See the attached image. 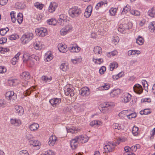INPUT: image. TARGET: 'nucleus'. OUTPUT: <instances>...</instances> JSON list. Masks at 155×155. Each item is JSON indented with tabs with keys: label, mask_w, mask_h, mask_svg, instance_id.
<instances>
[{
	"label": "nucleus",
	"mask_w": 155,
	"mask_h": 155,
	"mask_svg": "<svg viewBox=\"0 0 155 155\" xmlns=\"http://www.w3.org/2000/svg\"><path fill=\"white\" fill-rule=\"evenodd\" d=\"M150 113V112L149 111L148 109H145L143 110H141L140 112V114L141 115H142L143 114L147 115L149 114Z\"/></svg>",
	"instance_id": "50"
},
{
	"label": "nucleus",
	"mask_w": 155,
	"mask_h": 155,
	"mask_svg": "<svg viewBox=\"0 0 155 155\" xmlns=\"http://www.w3.org/2000/svg\"><path fill=\"white\" fill-rule=\"evenodd\" d=\"M134 92L138 94H141L143 91V89L142 86L139 84H136L133 87Z\"/></svg>",
	"instance_id": "8"
},
{
	"label": "nucleus",
	"mask_w": 155,
	"mask_h": 155,
	"mask_svg": "<svg viewBox=\"0 0 155 155\" xmlns=\"http://www.w3.org/2000/svg\"><path fill=\"white\" fill-rule=\"evenodd\" d=\"M31 91H33V90H31V88H29L24 91V93L25 94L26 96H28L31 94Z\"/></svg>",
	"instance_id": "59"
},
{
	"label": "nucleus",
	"mask_w": 155,
	"mask_h": 155,
	"mask_svg": "<svg viewBox=\"0 0 155 155\" xmlns=\"http://www.w3.org/2000/svg\"><path fill=\"white\" fill-rule=\"evenodd\" d=\"M29 143L30 145H32L34 147H38V148H39V146L41 145L38 140L34 139L30 140Z\"/></svg>",
	"instance_id": "25"
},
{
	"label": "nucleus",
	"mask_w": 155,
	"mask_h": 155,
	"mask_svg": "<svg viewBox=\"0 0 155 155\" xmlns=\"http://www.w3.org/2000/svg\"><path fill=\"white\" fill-rule=\"evenodd\" d=\"M131 95L128 93H124L121 98V101L125 103L129 102L131 99Z\"/></svg>",
	"instance_id": "5"
},
{
	"label": "nucleus",
	"mask_w": 155,
	"mask_h": 155,
	"mask_svg": "<svg viewBox=\"0 0 155 155\" xmlns=\"http://www.w3.org/2000/svg\"><path fill=\"white\" fill-rule=\"evenodd\" d=\"M135 50H131L128 51V54L129 56H130L133 55H135L136 54Z\"/></svg>",
	"instance_id": "61"
},
{
	"label": "nucleus",
	"mask_w": 155,
	"mask_h": 155,
	"mask_svg": "<svg viewBox=\"0 0 155 155\" xmlns=\"http://www.w3.org/2000/svg\"><path fill=\"white\" fill-rule=\"evenodd\" d=\"M57 138L54 135H52L49 138L48 144L50 146H53L55 143Z\"/></svg>",
	"instance_id": "19"
},
{
	"label": "nucleus",
	"mask_w": 155,
	"mask_h": 155,
	"mask_svg": "<svg viewBox=\"0 0 155 155\" xmlns=\"http://www.w3.org/2000/svg\"><path fill=\"white\" fill-rule=\"evenodd\" d=\"M10 121L11 124L15 126H18L21 124V122L20 120H16L15 119H11Z\"/></svg>",
	"instance_id": "30"
},
{
	"label": "nucleus",
	"mask_w": 155,
	"mask_h": 155,
	"mask_svg": "<svg viewBox=\"0 0 155 155\" xmlns=\"http://www.w3.org/2000/svg\"><path fill=\"white\" fill-rule=\"evenodd\" d=\"M47 23L49 25H55L56 23V20L54 18H51L47 20Z\"/></svg>",
	"instance_id": "40"
},
{
	"label": "nucleus",
	"mask_w": 155,
	"mask_h": 155,
	"mask_svg": "<svg viewBox=\"0 0 155 155\" xmlns=\"http://www.w3.org/2000/svg\"><path fill=\"white\" fill-rule=\"evenodd\" d=\"M117 52L116 50H115L112 51L111 52H109L107 53V55L108 57H110L111 56V55H112L113 56H114L117 55Z\"/></svg>",
	"instance_id": "51"
},
{
	"label": "nucleus",
	"mask_w": 155,
	"mask_h": 155,
	"mask_svg": "<svg viewBox=\"0 0 155 155\" xmlns=\"http://www.w3.org/2000/svg\"><path fill=\"white\" fill-rule=\"evenodd\" d=\"M144 40L142 36H138L136 40V42L139 45H142L144 43Z\"/></svg>",
	"instance_id": "26"
},
{
	"label": "nucleus",
	"mask_w": 155,
	"mask_h": 155,
	"mask_svg": "<svg viewBox=\"0 0 155 155\" xmlns=\"http://www.w3.org/2000/svg\"><path fill=\"white\" fill-rule=\"evenodd\" d=\"M15 109L17 111V113L19 115H21L23 114L24 112V110L21 106L18 105H16L15 106Z\"/></svg>",
	"instance_id": "23"
},
{
	"label": "nucleus",
	"mask_w": 155,
	"mask_h": 155,
	"mask_svg": "<svg viewBox=\"0 0 155 155\" xmlns=\"http://www.w3.org/2000/svg\"><path fill=\"white\" fill-rule=\"evenodd\" d=\"M77 137L79 142L82 143L87 142L89 140V137L86 135H79Z\"/></svg>",
	"instance_id": "9"
},
{
	"label": "nucleus",
	"mask_w": 155,
	"mask_h": 155,
	"mask_svg": "<svg viewBox=\"0 0 155 155\" xmlns=\"http://www.w3.org/2000/svg\"><path fill=\"white\" fill-rule=\"evenodd\" d=\"M80 94L83 96H86L90 94L89 88L87 87H84L80 90Z\"/></svg>",
	"instance_id": "13"
},
{
	"label": "nucleus",
	"mask_w": 155,
	"mask_h": 155,
	"mask_svg": "<svg viewBox=\"0 0 155 155\" xmlns=\"http://www.w3.org/2000/svg\"><path fill=\"white\" fill-rule=\"evenodd\" d=\"M58 47L59 51L61 52L65 53L67 51V46L62 43L58 45Z\"/></svg>",
	"instance_id": "20"
},
{
	"label": "nucleus",
	"mask_w": 155,
	"mask_h": 155,
	"mask_svg": "<svg viewBox=\"0 0 155 155\" xmlns=\"http://www.w3.org/2000/svg\"><path fill=\"white\" fill-rule=\"evenodd\" d=\"M116 9L115 8H111L109 10V12L111 16H114L115 15L116 12Z\"/></svg>",
	"instance_id": "56"
},
{
	"label": "nucleus",
	"mask_w": 155,
	"mask_h": 155,
	"mask_svg": "<svg viewBox=\"0 0 155 155\" xmlns=\"http://www.w3.org/2000/svg\"><path fill=\"white\" fill-rule=\"evenodd\" d=\"M92 9V7L91 5H89L87 7L84 13V16L86 18H88L91 15Z\"/></svg>",
	"instance_id": "16"
},
{
	"label": "nucleus",
	"mask_w": 155,
	"mask_h": 155,
	"mask_svg": "<svg viewBox=\"0 0 155 155\" xmlns=\"http://www.w3.org/2000/svg\"><path fill=\"white\" fill-rule=\"evenodd\" d=\"M33 38V34L32 33H27L23 35L21 38V40L23 44L28 43Z\"/></svg>",
	"instance_id": "2"
},
{
	"label": "nucleus",
	"mask_w": 155,
	"mask_h": 155,
	"mask_svg": "<svg viewBox=\"0 0 155 155\" xmlns=\"http://www.w3.org/2000/svg\"><path fill=\"white\" fill-rule=\"evenodd\" d=\"M124 24L125 29L126 30L131 28L132 26V24L131 22H129L127 24L124 23Z\"/></svg>",
	"instance_id": "46"
},
{
	"label": "nucleus",
	"mask_w": 155,
	"mask_h": 155,
	"mask_svg": "<svg viewBox=\"0 0 155 155\" xmlns=\"http://www.w3.org/2000/svg\"><path fill=\"white\" fill-rule=\"evenodd\" d=\"M101 124L102 122L101 121L98 120H94L90 123V125L91 127H93L94 125L99 126Z\"/></svg>",
	"instance_id": "29"
},
{
	"label": "nucleus",
	"mask_w": 155,
	"mask_h": 155,
	"mask_svg": "<svg viewBox=\"0 0 155 155\" xmlns=\"http://www.w3.org/2000/svg\"><path fill=\"white\" fill-rule=\"evenodd\" d=\"M118 31L122 33H125V31H126L125 29V27H124V24H120L119 25V27L118 28Z\"/></svg>",
	"instance_id": "35"
},
{
	"label": "nucleus",
	"mask_w": 155,
	"mask_h": 155,
	"mask_svg": "<svg viewBox=\"0 0 155 155\" xmlns=\"http://www.w3.org/2000/svg\"><path fill=\"white\" fill-rule=\"evenodd\" d=\"M10 15L12 21L13 23L15 22L16 20V19L15 18V16H16L15 12L13 11L11 12L10 13Z\"/></svg>",
	"instance_id": "44"
},
{
	"label": "nucleus",
	"mask_w": 155,
	"mask_h": 155,
	"mask_svg": "<svg viewBox=\"0 0 155 155\" xmlns=\"http://www.w3.org/2000/svg\"><path fill=\"white\" fill-rule=\"evenodd\" d=\"M72 28L70 25H66L64 28H62L60 30V34L61 35H66L69 31H70Z\"/></svg>",
	"instance_id": "7"
},
{
	"label": "nucleus",
	"mask_w": 155,
	"mask_h": 155,
	"mask_svg": "<svg viewBox=\"0 0 155 155\" xmlns=\"http://www.w3.org/2000/svg\"><path fill=\"white\" fill-rule=\"evenodd\" d=\"M17 37H18V36L16 35H11L9 37V39L11 40H13L16 39Z\"/></svg>",
	"instance_id": "60"
},
{
	"label": "nucleus",
	"mask_w": 155,
	"mask_h": 155,
	"mask_svg": "<svg viewBox=\"0 0 155 155\" xmlns=\"http://www.w3.org/2000/svg\"><path fill=\"white\" fill-rule=\"evenodd\" d=\"M106 71V68L104 66H103L101 67L99 70V72L100 74H103L104 72Z\"/></svg>",
	"instance_id": "58"
},
{
	"label": "nucleus",
	"mask_w": 155,
	"mask_h": 155,
	"mask_svg": "<svg viewBox=\"0 0 155 155\" xmlns=\"http://www.w3.org/2000/svg\"><path fill=\"white\" fill-rule=\"evenodd\" d=\"M21 78L25 80H28L30 78V74L28 72L25 71L21 74Z\"/></svg>",
	"instance_id": "21"
},
{
	"label": "nucleus",
	"mask_w": 155,
	"mask_h": 155,
	"mask_svg": "<svg viewBox=\"0 0 155 155\" xmlns=\"http://www.w3.org/2000/svg\"><path fill=\"white\" fill-rule=\"evenodd\" d=\"M23 20V15L21 13H19L18 14L17 16V20L19 24H21Z\"/></svg>",
	"instance_id": "33"
},
{
	"label": "nucleus",
	"mask_w": 155,
	"mask_h": 155,
	"mask_svg": "<svg viewBox=\"0 0 155 155\" xmlns=\"http://www.w3.org/2000/svg\"><path fill=\"white\" fill-rule=\"evenodd\" d=\"M35 32L38 36L42 37L46 36L47 34V29L43 28H41L36 29Z\"/></svg>",
	"instance_id": "4"
},
{
	"label": "nucleus",
	"mask_w": 155,
	"mask_h": 155,
	"mask_svg": "<svg viewBox=\"0 0 155 155\" xmlns=\"http://www.w3.org/2000/svg\"><path fill=\"white\" fill-rule=\"evenodd\" d=\"M66 129L67 132L71 134L77 133L78 132L80 131V129L77 128L76 127H67Z\"/></svg>",
	"instance_id": "18"
},
{
	"label": "nucleus",
	"mask_w": 155,
	"mask_h": 155,
	"mask_svg": "<svg viewBox=\"0 0 155 155\" xmlns=\"http://www.w3.org/2000/svg\"><path fill=\"white\" fill-rule=\"evenodd\" d=\"M113 105V103L111 102H107L104 103L102 105L103 108H104V110H107L106 113L108 112V110H110L112 107Z\"/></svg>",
	"instance_id": "12"
},
{
	"label": "nucleus",
	"mask_w": 155,
	"mask_h": 155,
	"mask_svg": "<svg viewBox=\"0 0 155 155\" xmlns=\"http://www.w3.org/2000/svg\"><path fill=\"white\" fill-rule=\"evenodd\" d=\"M8 83L10 85L15 86L17 84V80L16 79L9 80Z\"/></svg>",
	"instance_id": "36"
},
{
	"label": "nucleus",
	"mask_w": 155,
	"mask_h": 155,
	"mask_svg": "<svg viewBox=\"0 0 155 155\" xmlns=\"http://www.w3.org/2000/svg\"><path fill=\"white\" fill-rule=\"evenodd\" d=\"M94 51L95 54H100L102 53L101 48L99 46H96L94 47Z\"/></svg>",
	"instance_id": "34"
},
{
	"label": "nucleus",
	"mask_w": 155,
	"mask_h": 155,
	"mask_svg": "<svg viewBox=\"0 0 155 155\" xmlns=\"http://www.w3.org/2000/svg\"><path fill=\"white\" fill-rule=\"evenodd\" d=\"M23 58L24 59L23 62L27 64H30L29 66L31 67L34 64V63L32 60L31 59L30 57L28 56L27 54H25L23 55Z\"/></svg>",
	"instance_id": "6"
},
{
	"label": "nucleus",
	"mask_w": 155,
	"mask_h": 155,
	"mask_svg": "<svg viewBox=\"0 0 155 155\" xmlns=\"http://www.w3.org/2000/svg\"><path fill=\"white\" fill-rule=\"evenodd\" d=\"M34 48L36 50H38L41 49V47L39 45V44L38 43H35L34 44Z\"/></svg>",
	"instance_id": "63"
},
{
	"label": "nucleus",
	"mask_w": 155,
	"mask_h": 155,
	"mask_svg": "<svg viewBox=\"0 0 155 155\" xmlns=\"http://www.w3.org/2000/svg\"><path fill=\"white\" fill-rule=\"evenodd\" d=\"M5 97L7 100L10 102H13L17 98V95L13 91H8L6 93Z\"/></svg>",
	"instance_id": "3"
},
{
	"label": "nucleus",
	"mask_w": 155,
	"mask_h": 155,
	"mask_svg": "<svg viewBox=\"0 0 155 155\" xmlns=\"http://www.w3.org/2000/svg\"><path fill=\"white\" fill-rule=\"evenodd\" d=\"M105 4H107V2H105L103 1L100 2L96 5L95 6V8L97 10H98L100 7H101Z\"/></svg>",
	"instance_id": "45"
},
{
	"label": "nucleus",
	"mask_w": 155,
	"mask_h": 155,
	"mask_svg": "<svg viewBox=\"0 0 155 155\" xmlns=\"http://www.w3.org/2000/svg\"><path fill=\"white\" fill-rule=\"evenodd\" d=\"M18 155H29V154L26 150H24L20 151Z\"/></svg>",
	"instance_id": "57"
},
{
	"label": "nucleus",
	"mask_w": 155,
	"mask_h": 155,
	"mask_svg": "<svg viewBox=\"0 0 155 155\" xmlns=\"http://www.w3.org/2000/svg\"><path fill=\"white\" fill-rule=\"evenodd\" d=\"M149 31L152 33H155V21H153L149 26Z\"/></svg>",
	"instance_id": "27"
},
{
	"label": "nucleus",
	"mask_w": 155,
	"mask_h": 155,
	"mask_svg": "<svg viewBox=\"0 0 155 155\" xmlns=\"http://www.w3.org/2000/svg\"><path fill=\"white\" fill-rule=\"evenodd\" d=\"M60 68L63 71H65L68 69V66L66 63H62L60 65Z\"/></svg>",
	"instance_id": "32"
},
{
	"label": "nucleus",
	"mask_w": 155,
	"mask_h": 155,
	"mask_svg": "<svg viewBox=\"0 0 155 155\" xmlns=\"http://www.w3.org/2000/svg\"><path fill=\"white\" fill-rule=\"evenodd\" d=\"M93 61H94L95 63L97 64H100L102 63L103 62V60L102 58H100L98 59H96L94 58L93 59Z\"/></svg>",
	"instance_id": "54"
},
{
	"label": "nucleus",
	"mask_w": 155,
	"mask_h": 155,
	"mask_svg": "<svg viewBox=\"0 0 155 155\" xmlns=\"http://www.w3.org/2000/svg\"><path fill=\"white\" fill-rule=\"evenodd\" d=\"M130 10V8L129 5H127L123 9V11L121 12L122 15H124L126 14L128 11Z\"/></svg>",
	"instance_id": "39"
},
{
	"label": "nucleus",
	"mask_w": 155,
	"mask_h": 155,
	"mask_svg": "<svg viewBox=\"0 0 155 155\" xmlns=\"http://www.w3.org/2000/svg\"><path fill=\"white\" fill-rule=\"evenodd\" d=\"M105 152L106 153L112 151L113 150V147H111L110 145L108 143L104 147Z\"/></svg>",
	"instance_id": "22"
},
{
	"label": "nucleus",
	"mask_w": 155,
	"mask_h": 155,
	"mask_svg": "<svg viewBox=\"0 0 155 155\" xmlns=\"http://www.w3.org/2000/svg\"><path fill=\"white\" fill-rule=\"evenodd\" d=\"M65 94L66 95L72 97L74 95V87H72L71 88L69 87L67 89L65 88Z\"/></svg>",
	"instance_id": "14"
},
{
	"label": "nucleus",
	"mask_w": 155,
	"mask_h": 155,
	"mask_svg": "<svg viewBox=\"0 0 155 155\" xmlns=\"http://www.w3.org/2000/svg\"><path fill=\"white\" fill-rule=\"evenodd\" d=\"M7 38L5 37L2 38L0 39V44L5 43L7 41Z\"/></svg>",
	"instance_id": "62"
},
{
	"label": "nucleus",
	"mask_w": 155,
	"mask_h": 155,
	"mask_svg": "<svg viewBox=\"0 0 155 155\" xmlns=\"http://www.w3.org/2000/svg\"><path fill=\"white\" fill-rule=\"evenodd\" d=\"M81 11L78 7L74 6L69 10V16L72 18L78 17L81 13Z\"/></svg>",
	"instance_id": "1"
},
{
	"label": "nucleus",
	"mask_w": 155,
	"mask_h": 155,
	"mask_svg": "<svg viewBox=\"0 0 155 155\" xmlns=\"http://www.w3.org/2000/svg\"><path fill=\"white\" fill-rule=\"evenodd\" d=\"M49 102L53 107H56L61 103V100L59 98H55L50 100Z\"/></svg>",
	"instance_id": "15"
},
{
	"label": "nucleus",
	"mask_w": 155,
	"mask_h": 155,
	"mask_svg": "<svg viewBox=\"0 0 155 155\" xmlns=\"http://www.w3.org/2000/svg\"><path fill=\"white\" fill-rule=\"evenodd\" d=\"M39 127V125L37 123H33L30 125L29 129L31 131H34L37 130Z\"/></svg>",
	"instance_id": "28"
},
{
	"label": "nucleus",
	"mask_w": 155,
	"mask_h": 155,
	"mask_svg": "<svg viewBox=\"0 0 155 155\" xmlns=\"http://www.w3.org/2000/svg\"><path fill=\"white\" fill-rule=\"evenodd\" d=\"M69 49V50L72 52H78L81 49V48L76 45L74 46H72L70 47Z\"/></svg>",
	"instance_id": "24"
},
{
	"label": "nucleus",
	"mask_w": 155,
	"mask_h": 155,
	"mask_svg": "<svg viewBox=\"0 0 155 155\" xmlns=\"http://www.w3.org/2000/svg\"><path fill=\"white\" fill-rule=\"evenodd\" d=\"M118 64L116 62L111 63L110 65V70L113 71L114 68H117L118 67Z\"/></svg>",
	"instance_id": "37"
},
{
	"label": "nucleus",
	"mask_w": 155,
	"mask_h": 155,
	"mask_svg": "<svg viewBox=\"0 0 155 155\" xmlns=\"http://www.w3.org/2000/svg\"><path fill=\"white\" fill-rule=\"evenodd\" d=\"M110 87L109 84L107 83H104L100 87V89H101V90H107Z\"/></svg>",
	"instance_id": "41"
},
{
	"label": "nucleus",
	"mask_w": 155,
	"mask_h": 155,
	"mask_svg": "<svg viewBox=\"0 0 155 155\" xmlns=\"http://www.w3.org/2000/svg\"><path fill=\"white\" fill-rule=\"evenodd\" d=\"M125 141V139L123 138H119L117 140V142L110 141L108 142V143L110 145L111 147H113L114 150L115 146L119 145L121 142H123Z\"/></svg>",
	"instance_id": "11"
},
{
	"label": "nucleus",
	"mask_w": 155,
	"mask_h": 155,
	"mask_svg": "<svg viewBox=\"0 0 155 155\" xmlns=\"http://www.w3.org/2000/svg\"><path fill=\"white\" fill-rule=\"evenodd\" d=\"M41 80L44 83H48L52 80V77L48 78L45 76H43L41 78Z\"/></svg>",
	"instance_id": "31"
},
{
	"label": "nucleus",
	"mask_w": 155,
	"mask_h": 155,
	"mask_svg": "<svg viewBox=\"0 0 155 155\" xmlns=\"http://www.w3.org/2000/svg\"><path fill=\"white\" fill-rule=\"evenodd\" d=\"M149 15L152 17H155V9L152 8L148 12Z\"/></svg>",
	"instance_id": "43"
},
{
	"label": "nucleus",
	"mask_w": 155,
	"mask_h": 155,
	"mask_svg": "<svg viewBox=\"0 0 155 155\" xmlns=\"http://www.w3.org/2000/svg\"><path fill=\"white\" fill-rule=\"evenodd\" d=\"M44 155H54V153L51 150H49L46 152Z\"/></svg>",
	"instance_id": "64"
},
{
	"label": "nucleus",
	"mask_w": 155,
	"mask_h": 155,
	"mask_svg": "<svg viewBox=\"0 0 155 155\" xmlns=\"http://www.w3.org/2000/svg\"><path fill=\"white\" fill-rule=\"evenodd\" d=\"M130 13L132 15H134L135 16H138L140 15V12L137 10H132L130 11Z\"/></svg>",
	"instance_id": "52"
},
{
	"label": "nucleus",
	"mask_w": 155,
	"mask_h": 155,
	"mask_svg": "<svg viewBox=\"0 0 155 155\" xmlns=\"http://www.w3.org/2000/svg\"><path fill=\"white\" fill-rule=\"evenodd\" d=\"M137 116V114L136 113H131L130 114H128L127 115V117L129 119H131Z\"/></svg>",
	"instance_id": "53"
},
{
	"label": "nucleus",
	"mask_w": 155,
	"mask_h": 155,
	"mask_svg": "<svg viewBox=\"0 0 155 155\" xmlns=\"http://www.w3.org/2000/svg\"><path fill=\"white\" fill-rule=\"evenodd\" d=\"M127 110H123L118 114V116L120 117H124L126 116L127 117Z\"/></svg>",
	"instance_id": "47"
},
{
	"label": "nucleus",
	"mask_w": 155,
	"mask_h": 155,
	"mask_svg": "<svg viewBox=\"0 0 155 155\" xmlns=\"http://www.w3.org/2000/svg\"><path fill=\"white\" fill-rule=\"evenodd\" d=\"M77 136L75 137L74 139H72L70 141V146L73 149H75L77 147L78 143V140Z\"/></svg>",
	"instance_id": "10"
},
{
	"label": "nucleus",
	"mask_w": 155,
	"mask_h": 155,
	"mask_svg": "<svg viewBox=\"0 0 155 155\" xmlns=\"http://www.w3.org/2000/svg\"><path fill=\"white\" fill-rule=\"evenodd\" d=\"M58 4L57 3L54 2L51 3L48 8L49 12L52 13L54 12Z\"/></svg>",
	"instance_id": "17"
},
{
	"label": "nucleus",
	"mask_w": 155,
	"mask_h": 155,
	"mask_svg": "<svg viewBox=\"0 0 155 155\" xmlns=\"http://www.w3.org/2000/svg\"><path fill=\"white\" fill-rule=\"evenodd\" d=\"M120 90L119 89H116L112 91L111 93L110 94L114 95V96H116L120 93Z\"/></svg>",
	"instance_id": "42"
},
{
	"label": "nucleus",
	"mask_w": 155,
	"mask_h": 155,
	"mask_svg": "<svg viewBox=\"0 0 155 155\" xmlns=\"http://www.w3.org/2000/svg\"><path fill=\"white\" fill-rule=\"evenodd\" d=\"M112 41L114 43L115 45L119 41V37L117 36H114L112 38Z\"/></svg>",
	"instance_id": "55"
},
{
	"label": "nucleus",
	"mask_w": 155,
	"mask_h": 155,
	"mask_svg": "<svg viewBox=\"0 0 155 155\" xmlns=\"http://www.w3.org/2000/svg\"><path fill=\"white\" fill-rule=\"evenodd\" d=\"M9 30V29L8 28H2L0 29V34L2 36L4 35Z\"/></svg>",
	"instance_id": "48"
},
{
	"label": "nucleus",
	"mask_w": 155,
	"mask_h": 155,
	"mask_svg": "<svg viewBox=\"0 0 155 155\" xmlns=\"http://www.w3.org/2000/svg\"><path fill=\"white\" fill-rule=\"evenodd\" d=\"M35 6L38 9L41 10L43 7V5L42 4H40L39 2H35L34 4Z\"/></svg>",
	"instance_id": "49"
},
{
	"label": "nucleus",
	"mask_w": 155,
	"mask_h": 155,
	"mask_svg": "<svg viewBox=\"0 0 155 155\" xmlns=\"http://www.w3.org/2000/svg\"><path fill=\"white\" fill-rule=\"evenodd\" d=\"M139 128L138 127L134 126L132 129V132L134 136H137L138 134Z\"/></svg>",
	"instance_id": "38"
}]
</instances>
